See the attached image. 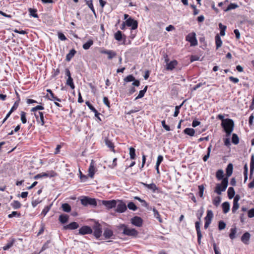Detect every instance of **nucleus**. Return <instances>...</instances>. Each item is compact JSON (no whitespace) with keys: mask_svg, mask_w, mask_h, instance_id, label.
I'll return each mask as SVG.
<instances>
[{"mask_svg":"<svg viewBox=\"0 0 254 254\" xmlns=\"http://www.w3.org/2000/svg\"><path fill=\"white\" fill-rule=\"evenodd\" d=\"M184 133L190 136H193L195 134V130L192 128L187 127L184 130Z\"/></svg>","mask_w":254,"mask_h":254,"instance_id":"c85d7f7f","label":"nucleus"},{"mask_svg":"<svg viewBox=\"0 0 254 254\" xmlns=\"http://www.w3.org/2000/svg\"><path fill=\"white\" fill-rule=\"evenodd\" d=\"M232 142L235 145H237L239 143V138L237 134H236V133L232 134Z\"/></svg>","mask_w":254,"mask_h":254,"instance_id":"37998d69","label":"nucleus"},{"mask_svg":"<svg viewBox=\"0 0 254 254\" xmlns=\"http://www.w3.org/2000/svg\"><path fill=\"white\" fill-rule=\"evenodd\" d=\"M186 41L189 42L191 46H195L197 45V40L196 38V34L195 32L189 33L186 37Z\"/></svg>","mask_w":254,"mask_h":254,"instance_id":"6e6552de","label":"nucleus"},{"mask_svg":"<svg viewBox=\"0 0 254 254\" xmlns=\"http://www.w3.org/2000/svg\"><path fill=\"white\" fill-rule=\"evenodd\" d=\"M129 149L130 158L132 160L135 159L136 158L135 149L132 147H130Z\"/></svg>","mask_w":254,"mask_h":254,"instance_id":"c03bdc74","label":"nucleus"},{"mask_svg":"<svg viewBox=\"0 0 254 254\" xmlns=\"http://www.w3.org/2000/svg\"><path fill=\"white\" fill-rule=\"evenodd\" d=\"M211 147H212V145L210 144L207 148V154L206 155H205L203 157V160L204 161V162H206L207 161L208 159L209 158V157H210V152H211Z\"/></svg>","mask_w":254,"mask_h":254,"instance_id":"a19ab883","label":"nucleus"},{"mask_svg":"<svg viewBox=\"0 0 254 254\" xmlns=\"http://www.w3.org/2000/svg\"><path fill=\"white\" fill-rule=\"evenodd\" d=\"M186 100H185L181 105H180L179 106H176L175 107V112H174V113L173 115L174 117H176L178 116V115L180 113V108L182 107V106H183L184 103L186 101Z\"/></svg>","mask_w":254,"mask_h":254,"instance_id":"58836bf2","label":"nucleus"},{"mask_svg":"<svg viewBox=\"0 0 254 254\" xmlns=\"http://www.w3.org/2000/svg\"><path fill=\"white\" fill-rule=\"evenodd\" d=\"M233 165L232 163L228 164L226 169V178H227L228 179V178L232 175L233 173Z\"/></svg>","mask_w":254,"mask_h":254,"instance_id":"aec40b11","label":"nucleus"},{"mask_svg":"<svg viewBox=\"0 0 254 254\" xmlns=\"http://www.w3.org/2000/svg\"><path fill=\"white\" fill-rule=\"evenodd\" d=\"M239 6L237 4L235 3H231L227 7L226 9H224L225 11H229L231 9H235L237 7H238Z\"/></svg>","mask_w":254,"mask_h":254,"instance_id":"09e8293b","label":"nucleus"},{"mask_svg":"<svg viewBox=\"0 0 254 254\" xmlns=\"http://www.w3.org/2000/svg\"><path fill=\"white\" fill-rule=\"evenodd\" d=\"M117 208L116 209V212L119 213L124 212L127 209V207L126 204L122 201L119 200V203L117 204Z\"/></svg>","mask_w":254,"mask_h":254,"instance_id":"ddd939ff","label":"nucleus"},{"mask_svg":"<svg viewBox=\"0 0 254 254\" xmlns=\"http://www.w3.org/2000/svg\"><path fill=\"white\" fill-rule=\"evenodd\" d=\"M95 167L94 165L93 161L92 160V162H91L89 169H88V176L90 178H93L94 174H95Z\"/></svg>","mask_w":254,"mask_h":254,"instance_id":"412c9836","label":"nucleus"},{"mask_svg":"<svg viewBox=\"0 0 254 254\" xmlns=\"http://www.w3.org/2000/svg\"><path fill=\"white\" fill-rule=\"evenodd\" d=\"M228 197L229 199L233 198L235 195V191L233 187H229L228 191Z\"/></svg>","mask_w":254,"mask_h":254,"instance_id":"473e14b6","label":"nucleus"},{"mask_svg":"<svg viewBox=\"0 0 254 254\" xmlns=\"http://www.w3.org/2000/svg\"><path fill=\"white\" fill-rule=\"evenodd\" d=\"M81 203L84 206L90 205L93 206L97 205V201L95 198H92L88 196H84L81 199Z\"/></svg>","mask_w":254,"mask_h":254,"instance_id":"39448f33","label":"nucleus"},{"mask_svg":"<svg viewBox=\"0 0 254 254\" xmlns=\"http://www.w3.org/2000/svg\"><path fill=\"white\" fill-rule=\"evenodd\" d=\"M177 64L178 62L176 60L171 61L169 63L167 64L166 69L168 70H172L177 65Z\"/></svg>","mask_w":254,"mask_h":254,"instance_id":"b1692460","label":"nucleus"},{"mask_svg":"<svg viewBox=\"0 0 254 254\" xmlns=\"http://www.w3.org/2000/svg\"><path fill=\"white\" fill-rule=\"evenodd\" d=\"M213 217V213L212 210H208L207 211V215L204 218L205 220H208L211 222V220Z\"/></svg>","mask_w":254,"mask_h":254,"instance_id":"ea45409f","label":"nucleus"},{"mask_svg":"<svg viewBox=\"0 0 254 254\" xmlns=\"http://www.w3.org/2000/svg\"><path fill=\"white\" fill-rule=\"evenodd\" d=\"M79 227V225L77 222H72L65 225L63 227L64 230H75Z\"/></svg>","mask_w":254,"mask_h":254,"instance_id":"f3484780","label":"nucleus"},{"mask_svg":"<svg viewBox=\"0 0 254 254\" xmlns=\"http://www.w3.org/2000/svg\"><path fill=\"white\" fill-rule=\"evenodd\" d=\"M34 116L38 124H39L42 126L45 125L46 122L45 121L44 112L38 111V113H34Z\"/></svg>","mask_w":254,"mask_h":254,"instance_id":"0eeeda50","label":"nucleus"},{"mask_svg":"<svg viewBox=\"0 0 254 254\" xmlns=\"http://www.w3.org/2000/svg\"><path fill=\"white\" fill-rule=\"evenodd\" d=\"M93 233L92 229L88 226H83L79 229L78 234L80 235L91 234Z\"/></svg>","mask_w":254,"mask_h":254,"instance_id":"9d476101","label":"nucleus"},{"mask_svg":"<svg viewBox=\"0 0 254 254\" xmlns=\"http://www.w3.org/2000/svg\"><path fill=\"white\" fill-rule=\"evenodd\" d=\"M10 205L14 209H19L21 207V204L17 200H13L10 204Z\"/></svg>","mask_w":254,"mask_h":254,"instance_id":"4c0bfd02","label":"nucleus"},{"mask_svg":"<svg viewBox=\"0 0 254 254\" xmlns=\"http://www.w3.org/2000/svg\"><path fill=\"white\" fill-rule=\"evenodd\" d=\"M93 44V41L92 40H89L87 42L83 45V48L84 50H88L90 47Z\"/></svg>","mask_w":254,"mask_h":254,"instance_id":"79ce46f5","label":"nucleus"},{"mask_svg":"<svg viewBox=\"0 0 254 254\" xmlns=\"http://www.w3.org/2000/svg\"><path fill=\"white\" fill-rule=\"evenodd\" d=\"M228 185V179L225 178L222 181L221 184H217L215 187L214 191L219 195L221 194L222 191H224Z\"/></svg>","mask_w":254,"mask_h":254,"instance_id":"20e7f679","label":"nucleus"},{"mask_svg":"<svg viewBox=\"0 0 254 254\" xmlns=\"http://www.w3.org/2000/svg\"><path fill=\"white\" fill-rule=\"evenodd\" d=\"M148 88V86L146 85L145 86L143 90H141L139 91L138 96L135 98V100H136L138 99L144 97L145 93L146 92Z\"/></svg>","mask_w":254,"mask_h":254,"instance_id":"72a5a7b5","label":"nucleus"},{"mask_svg":"<svg viewBox=\"0 0 254 254\" xmlns=\"http://www.w3.org/2000/svg\"><path fill=\"white\" fill-rule=\"evenodd\" d=\"M248 215L249 218L254 217V208H252L248 211Z\"/></svg>","mask_w":254,"mask_h":254,"instance_id":"774afa93","label":"nucleus"},{"mask_svg":"<svg viewBox=\"0 0 254 254\" xmlns=\"http://www.w3.org/2000/svg\"><path fill=\"white\" fill-rule=\"evenodd\" d=\"M152 211L153 212L154 217L155 218H156L159 221V222L160 223H162L163 220L161 218V216H160L158 210L155 208L154 207L152 209Z\"/></svg>","mask_w":254,"mask_h":254,"instance_id":"2f4dec72","label":"nucleus"},{"mask_svg":"<svg viewBox=\"0 0 254 254\" xmlns=\"http://www.w3.org/2000/svg\"><path fill=\"white\" fill-rule=\"evenodd\" d=\"M62 207L64 211L69 212L71 211V207L68 203H65L62 204Z\"/></svg>","mask_w":254,"mask_h":254,"instance_id":"49530a36","label":"nucleus"},{"mask_svg":"<svg viewBox=\"0 0 254 254\" xmlns=\"http://www.w3.org/2000/svg\"><path fill=\"white\" fill-rule=\"evenodd\" d=\"M21 216V214L20 213L17 212V211H12L11 214H9L8 215V217L9 218H11L13 217H20Z\"/></svg>","mask_w":254,"mask_h":254,"instance_id":"4d7b16f0","label":"nucleus"},{"mask_svg":"<svg viewBox=\"0 0 254 254\" xmlns=\"http://www.w3.org/2000/svg\"><path fill=\"white\" fill-rule=\"evenodd\" d=\"M224 131L226 133L227 137L229 136L233 131L234 127V122L232 119H225L222 122L221 124Z\"/></svg>","mask_w":254,"mask_h":254,"instance_id":"f03ea898","label":"nucleus"},{"mask_svg":"<svg viewBox=\"0 0 254 254\" xmlns=\"http://www.w3.org/2000/svg\"><path fill=\"white\" fill-rule=\"evenodd\" d=\"M215 44H216V49H218L220 47H221L222 44V41L219 35L217 34L215 37Z\"/></svg>","mask_w":254,"mask_h":254,"instance_id":"cd10ccee","label":"nucleus"},{"mask_svg":"<svg viewBox=\"0 0 254 254\" xmlns=\"http://www.w3.org/2000/svg\"><path fill=\"white\" fill-rule=\"evenodd\" d=\"M127 207L130 210H132L133 211H135L137 209V206L133 202H129L127 204Z\"/></svg>","mask_w":254,"mask_h":254,"instance_id":"603ef678","label":"nucleus"},{"mask_svg":"<svg viewBox=\"0 0 254 254\" xmlns=\"http://www.w3.org/2000/svg\"><path fill=\"white\" fill-rule=\"evenodd\" d=\"M21 121L23 124H25L27 122V119L26 117V113L22 111L20 114Z\"/></svg>","mask_w":254,"mask_h":254,"instance_id":"bf43d9fd","label":"nucleus"},{"mask_svg":"<svg viewBox=\"0 0 254 254\" xmlns=\"http://www.w3.org/2000/svg\"><path fill=\"white\" fill-rule=\"evenodd\" d=\"M254 172V155L251 157L250 179H252Z\"/></svg>","mask_w":254,"mask_h":254,"instance_id":"4be33fe9","label":"nucleus"},{"mask_svg":"<svg viewBox=\"0 0 254 254\" xmlns=\"http://www.w3.org/2000/svg\"><path fill=\"white\" fill-rule=\"evenodd\" d=\"M216 177L218 180H223L224 178V172L223 170L219 169L216 173Z\"/></svg>","mask_w":254,"mask_h":254,"instance_id":"f704fd0d","label":"nucleus"},{"mask_svg":"<svg viewBox=\"0 0 254 254\" xmlns=\"http://www.w3.org/2000/svg\"><path fill=\"white\" fill-rule=\"evenodd\" d=\"M69 216L67 214H63L60 215L59 220L62 224L66 223L68 222Z\"/></svg>","mask_w":254,"mask_h":254,"instance_id":"a878e982","label":"nucleus"},{"mask_svg":"<svg viewBox=\"0 0 254 254\" xmlns=\"http://www.w3.org/2000/svg\"><path fill=\"white\" fill-rule=\"evenodd\" d=\"M58 36L59 39H60L62 41H65L67 40L66 37L61 32H59L58 33Z\"/></svg>","mask_w":254,"mask_h":254,"instance_id":"338daca9","label":"nucleus"},{"mask_svg":"<svg viewBox=\"0 0 254 254\" xmlns=\"http://www.w3.org/2000/svg\"><path fill=\"white\" fill-rule=\"evenodd\" d=\"M131 223L137 227H141L143 224V220L139 216H134L131 219Z\"/></svg>","mask_w":254,"mask_h":254,"instance_id":"f8f14e48","label":"nucleus"},{"mask_svg":"<svg viewBox=\"0 0 254 254\" xmlns=\"http://www.w3.org/2000/svg\"><path fill=\"white\" fill-rule=\"evenodd\" d=\"M76 53V51L75 49H71L66 56V61L67 62H69Z\"/></svg>","mask_w":254,"mask_h":254,"instance_id":"bb28decb","label":"nucleus"},{"mask_svg":"<svg viewBox=\"0 0 254 254\" xmlns=\"http://www.w3.org/2000/svg\"><path fill=\"white\" fill-rule=\"evenodd\" d=\"M19 101H20V98L18 97V100H17L15 102L14 105H13V106L11 107V108L10 109L11 112H14L15 110H16L17 109L18 105H19Z\"/></svg>","mask_w":254,"mask_h":254,"instance_id":"13d9d810","label":"nucleus"},{"mask_svg":"<svg viewBox=\"0 0 254 254\" xmlns=\"http://www.w3.org/2000/svg\"><path fill=\"white\" fill-rule=\"evenodd\" d=\"M51 208V205H47L44 207L43 209L41 215H43L44 216H45L47 213L49 212Z\"/></svg>","mask_w":254,"mask_h":254,"instance_id":"e2e57ef3","label":"nucleus"},{"mask_svg":"<svg viewBox=\"0 0 254 254\" xmlns=\"http://www.w3.org/2000/svg\"><path fill=\"white\" fill-rule=\"evenodd\" d=\"M51 243L50 240H48L42 246L41 252H43L49 248V245Z\"/></svg>","mask_w":254,"mask_h":254,"instance_id":"69168bd1","label":"nucleus"},{"mask_svg":"<svg viewBox=\"0 0 254 254\" xmlns=\"http://www.w3.org/2000/svg\"><path fill=\"white\" fill-rule=\"evenodd\" d=\"M103 236L106 239H115V235H114L113 231L108 228H106L104 230L103 233Z\"/></svg>","mask_w":254,"mask_h":254,"instance_id":"4468645a","label":"nucleus"},{"mask_svg":"<svg viewBox=\"0 0 254 254\" xmlns=\"http://www.w3.org/2000/svg\"><path fill=\"white\" fill-rule=\"evenodd\" d=\"M102 54H106L108 55V59L109 60L112 59L117 55V53L112 50H104L101 51Z\"/></svg>","mask_w":254,"mask_h":254,"instance_id":"a211bd4d","label":"nucleus"},{"mask_svg":"<svg viewBox=\"0 0 254 254\" xmlns=\"http://www.w3.org/2000/svg\"><path fill=\"white\" fill-rule=\"evenodd\" d=\"M221 198L220 196L215 197L213 200V204L216 206H218L221 202Z\"/></svg>","mask_w":254,"mask_h":254,"instance_id":"864d4df0","label":"nucleus"},{"mask_svg":"<svg viewBox=\"0 0 254 254\" xmlns=\"http://www.w3.org/2000/svg\"><path fill=\"white\" fill-rule=\"evenodd\" d=\"M239 207V204L238 202L233 201V207L232 208V212L233 213H235L236 211Z\"/></svg>","mask_w":254,"mask_h":254,"instance_id":"6e6d98bb","label":"nucleus"},{"mask_svg":"<svg viewBox=\"0 0 254 254\" xmlns=\"http://www.w3.org/2000/svg\"><path fill=\"white\" fill-rule=\"evenodd\" d=\"M250 237V234L249 232H246L242 235L241 237V241L244 244L248 245L249 243Z\"/></svg>","mask_w":254,"mask_h":254,"instance_id":"6ab92c4d","label":"nucleus"},{"mask_svg":"<svg viewBox=\"0 0 254 254\" xmlns=\"http://www.w3.org/2000/svg\"><path fill=\"white\" fill-rule=\"evenodd\" d=\"M134 199L137 200L140 202L142 203V205L145 207H146L148 205V203L144 200L142 199L141 198H140L138 196H135L134 197Z\"/></svg>","mask_w":254,"mask_h":254,"instance_id":"0e129e2a","label":"nucleus"},{"mask_svg":"<svg viewBox=\"0 0 254 254\" xmlns=\"http://www.w3.org/2000/svg\"><path fill=\"white\" fill-rule=\"evenodd\" d=\"M198 190H199L198 195L200 197H202L203 195L204 190V187L203 185H201L198 186Z\"/></svg>","mask_w":254,"mask_h":254,"instance_id":"052dcab7","label":"nucleus"},{"mask_svg":"<svg viewBox=\"0 0 254 254\" xmlns=\"http://www.w3.org/2000/svg\"><path fill=\"white\" fill-rule=\"evenodd\" d=\"M134 78L135 77L132 74H130L124 78V81L126 82H131L133 81Z\"/></svg>","mask_w":254,"mask_h":254,"instance_id":"680f3d73","label":"nucleus"},{"mask_svg":"<svg viewBox=\"0 0 254 254\" xmlns=\"http://www.w3.org/2000/svg\"><path fill=\"white\" fill-rule=\"evenodd\" d=\"M66 84L67 85L69 86L72 89H73L75 88V86H74V84L73 83V80L72 77L67 78L66 82Z\"/></svg>","mask_w":254,"mask_h":254,"instance_id":"de8ad7c7","label":"nucleus"},{"mask_svg":"<svg viewBox=\"0 0 254 254\" xmlns=\"http://www.w3.org/2000/svg\"><path fill=\"white\" fill-rule=\"evenodd\" d=\"M118 228L120 230H123V234L124 235L136 237L138 232L134 228H129L125 224H121L118 226Z\"/></svg>","mask_w":254,"mask_h":254,"instance_id":"7ed1b4c3","label":"nucleus"},{"mask_svg":"<svg viewBox=\"0 0 254 254\" xmlns=\"http://www.w3.org/2000/svg\"><path fill=\"white\" fill-rule=\"evenodd\" d=\"M204 209L203 207H201L199 210H197V213L196 214V217L197 218L198 221H196L195 223V227L196 229V231L197 233V243L198 245L201 244V239L202 238V235L200 231V224H201V218L203 214Z\"/></svg>","mask_w":254,"mask_h":254,"instance_id":"f257e3e1","label":"nucleus"},{"mask_svg":"<svg viewBox=\"0 0 254 254\" xmlns=\"http://www.w3.org/2000/svg\"><path fill=\"white\" fill-rule=\"evenodd\" d=\"M141 184L145 187L147 188L148 189L152 190L153 192H154L158 190V188L157 187L156 185L154 183L147 184L146 183L141 182Z\"/></svg>","mask_w":254,"mask_h":254,"instance_id":"393cba45","label":"nucleus"},{"mask_svg":"<svg viewBox=\"0 0 254 254\" xmlns=\"http://www.w3.org/2000/svg\"><path fill=\"white\" fill-rule=\"evenodd\" d=\"M94 230L93 235L97 239H98L101 236L102 233V226L98 223L96 222L93 226Z\"/></svg>","mask_w":254,"mask_h":254,"instance_id":"423d86ee","label":"nucleus"},{"mask_svg":"<svg viewBox=\"0 0 254 254\" xmlns=\"http://www.w3.org/2000/svg\"><path fill=\"white\" fill-rule=\"evenodd\" d=\"M125 22L127 26L131 27V30H135L138 27L137 21L131 17H128V18L127 19Z\"/></svg>","mask_w":254,"mask_h":254,"instance_id":"1a4fd4ad","label":"nucleus"},{"mask_svg":"<svg viewBox=\"0 0 254 254\" xmlns=\"http://www.w3.org/2000/svg\"><path fill=\"white\" fill-rule=\"evenodd\" d=\"M236 230H237V229L236 227L231 229L230 233L229 234V237L231 239L233 240L234 238H235Z\"/></svg>","mask_w":254,"mask_h":254,"instance_id":"3c124183","label":"nucleus"},{"mask_svg":"<svg viewBox=\"0 0 254 254\" xmlns=\"http://www.w3.org/2000/svg\"><path fill=\"white\" fill-rule=\"evenodd\" d=\"M102 204L108 209H112L116 206L117 201L115 200H103Z\"/></svg>","mask_w":254,"mask_h":254,"instance_id":"9b49d317","label":"nucleus"},{"mask_svg":"<svg viewBox=\"0 0 254 254\" xmlns=\"http://www.w3.org/2000/svg\"><path fill=\"white\" fill-rule=\"evenodd\" d=\"M47 92L50 94V96L47 94L46 97L48 100L51 101H57L58 102H61V99L55 96L52 91L50 89H47Z\"/></svg>","mask_w":254,"mask_h":254,"instance_id":"2eb2a0df","label":"nucleus"},{"mask_svg":"<svg viewBox=\"0 0 254 254\" xmlns=\"http://www.w3.org/2000/svg\"><path fill=\"white\" fill-rule=\"evenodd\" d=\"M105 144L110 148L114 152H115V150L114 149V145L113 143L109 140L107 137L105 138Z\"/></svg>","mask_w":254,"mask_h":254,"instance_id":"c756f323","label":"nucleus"},{"mask_svg":"<svg viewBox=\"0 0 254 254\" xmlns=\"http://www.w3.org/2000/svg\"><path fill=\"white\" fill-rule=\"evenodd\" d=\"M15 241V239H14V238L11 239L10 241L8 242V243L6 244V245L3 247V250L4 251H6V250H8V249H9L11 247H12Z\"/></svg>","mask_w":254,"mask_h":254,"instance_id":"c9c22d12","label":"nucleus"},{"mask_svg":"<svg viewBox=\"0 0 254 254\" xmlns=\"http://www.w3.org/2000/svg\"><path fill=\"white\" fill-rule=\"evenodd\" d=\"M86 4L90 8V9L92 10V11L94 13V15L95 16H96V12H95V9L94 8L93 4L92 3V0H86Z\"/></svg>","mask_w":254,"mask_h":254,"instance_id":"a18cd8bd","label":"nucleus"},{"mask_svg":"<svg viewBox=\"0 0 254 254\" xmlns=\"http://www.w3.org/2000/svg\"><path fill=\"white\" fill-rule=\"evenodd\" d=\"M226 223L222 220H220L218 222V229L221 231L224 229L226 227Z\"/></svg>","mask_w":254,"mask_h":254,"instance_id":"5fc2aeb1","label":"nucleus"},{"mask_svg":"<svg viewBox=\"0 0 254 254\" xmlns=\"http://www.w3.org/2000/svg\"><path fill=\"white\" fill-rule=\"evenodd\" d=\"M42 177H54L57 175V173L55 171L51 170L47 171V172H44L41 173Z\"/></svg>","mask_w":254,"mask_h":254,"instance_id":"5701e85b","label":"nucleus"},{"mask_svg":"<svg viewBox=\"0 0 254 254\" xmlns=\"http://www.w3.org/2000/svg\"><path fill=\"white\" fill-rule=\"evenodd\" d=\"M86 105L88 106L89 109L94 113L95 116H97L98 115V111L92 106V105L90 103L89 101H87L85 102Z\"/></svg>","mask_w":254,"mask_h":254,"instance_id":"e433bc0d","label":"nucleus"},{"mask_svg":"<svg viewBox=\"0 0 254 254\" xmlns=\"http://www.w3.org/2000/svg\"><path fill=\"white\" fill-rule=\"evenodd\" d=\"M123 37H124L123 44H125V41H126V36L125 35L123 34L122 32L121 31L118 30L114 34V38L118 41H122L123 39Z\"/></svg>","mask_w":254,"mask_h":254,"instance_id":"dca6fc26","label":"nucleus"},{"mask_svg":"<svg viewBox=\"0 0 254 254\" xmlns=\"http://www.w3.org/2000/svg\"><path fill=\"white\" fill-rule=\"evenodd\" d=\"M28 11H29V12L30 13V15L31 16H32L33 17H35V18L38 17V15L36 13L37 9H33V8H29Z\"/></svg>","mask_w":254,"mask_h":254,"instance_id":"8fccbe9b","label":"nucleus"},{"mask_svg":"<svg viewBox=\"0 0 254 254\" xmlns=\"http://www.w3.org/2000/svg\"><path fill=\"white\" fill-rule=\"evenodd\" d=\"M223 211L224 213H227L230 210V204L228 202L225 201L222 204Z\"/></svg>","mask_w":254,"mask_h":254,"instance_id":"7c9ffc66","label":"nucleus"}]
</instances>
